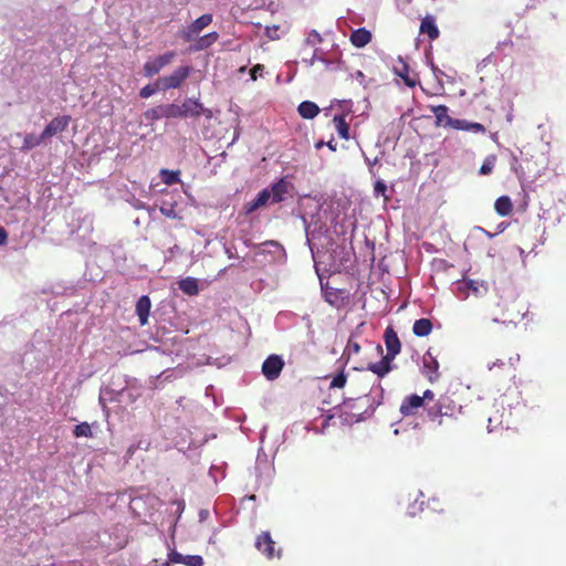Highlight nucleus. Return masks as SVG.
Here are the masks:
<instances>
[{
	"label": "nucleus",
	"mask_w": 566,
	"mask_h": 566,
	"mask_svg": "<svg viewBox=\"0 0 566 566\" xmlns=\"http://www.w3.org/2000/svg\"><path fill=\"white\" fill-rule=\"evenodd\" d=\"M400 65H401L400 67H398V66L395 67L396 74L403 80V82L407 86L415 87L418 82L417 76L415 74H412L408 64L406 62H403L402 60H400Z\"/></svg>",
	"instance_id": "nucleus-19"
},
{
	"label": "nucleus",
	"mask_w": 566,
	"mask_h": 566,
	"mask_svg": "<svg viewBox=\"0 0 566 566\" xmlns=\"http://www.w3.org/2000/svg\"><path fill=\"white\" fill-rule=\"evenodd\" d=\"M289 187L290 184L284 178H281L277 182L273 184L271 189H269L272 197V203L282 202L289 192Z\"/></svg>",
	"instance_id": "nucleus-16"
},
{
	"label": "nucleus",
	"mask_w": 566,
	"mask_h": 566,
	"mask_svg": "<svg viewBox=\"0 0 566 566\" xmlns=\"http://www.w3.org/2000/svg\"><path fill=\"white\" fill-rule=\"evenodd\" d=\"M494 209L501 217L510 216L513 211V203L509 196H501L495 200Z\"/></svg>",
	"instance_id": "nucleus-20"
},
{
	"label": "nucleus",
	"mask_w": 566,
	"mask_h": 566,
	"mask_svg": "<svg viewBox=\"0 0 566 566\" xmlns=\"http://www.w3.org/2000/svg\"><path fill=\"white\" fill-rule=\"evenodd\" d=\"M255 547L269 559L274 557L281 558L282 556V549H275V542L272 539L270 532H262L258 535Z\"/></svg>",
	"instance_id": "nucleus-7"
},
{
	"label": "nucleus",
	"mask_w": 566,
	"mask_h": 566,
	"mask_svg": "<svg viewBox=\"0 0 566 566\" xmlns=\"http://www.w3.org/2000/svg\"><path fill=\"white\" fill-rule=\"evenodd\" d=\"M176 57L175 51H167L164 54L147 61L144 64V74L147 77H153L158 74L165 66L169 65Z\"/></svg>",
	"instance_id": "nucleus-6"
},
{
	"label": "nucleus",
	"mask_w": 566,
	"mask_h": 566,
	"mask_svg": "<svg viewBox=\"0 0 566 566\" xmlns=\"http://www.w3.org/2000/svg\"><path fill=\"white\" fill-rule=\"evenodd\" d=\"M484 232L486 233V235H488V237H490V238H492V237H493V234H492V233H490V232H488V231H484Z\"/></svg>",
	"instance_id": "nucleus-48"
},
{
	"label": "nucleus",
	"mask_w": 566,
	"mask_h": 566,
	"mask_svg": "<svg viewBox=\"0 0 566 566\" xmlns=\"http://www.w3.org/2000/svg\"><path fill=\"white\" fill-rule=\"evenodd\" d=\"M8 240V233L3 227H0V245H3L7 243Z\"/></svg>",
	"instance_id": "nucleus-42"
},
{
	"label": "nucleus",
	"mask_w": 566,
	"mask_h": 566,
	"mask_svg": "<svg viewBox=\"0 0 566 566\" xmlns=\"http://www.w3.org/2000/svg\"><path fill=\"white\" fill-rule=\"evenodd\" d=\"M201 115L211 118L212 112L209 108H205L198 99L193 98H186L181 105L161 104L145 112V118L151 122L161 118H197Z\"/></svg>",
	"instance_id": "nucleus-1"
},
{
	"label": "nucleus",
	"mask_w": 566,
	"mask_h": 566,
	"mask_svg": "<svg viewBox=\"0 0 566 566\" xmlns=\"http://www.w3.org/2000/svg\"><path fill=\"white\" fill-rule=\"evenodd\" d=\"M323 146L328 147L332 151L336 150V144H334L333 140H329L327 143H324L323 140H318L315 143V148L321 149Z\"/></svg>",
	"instance_id": "nucleus-40"
},
{
	"label": "nucleus",
	"mask_w": 566,
	"mask_h": 566,
	"mask_svg": "<svg viewBox=\"0 0 566 566\" xmlns=\"http://www.w3.org/2000/svg\"><path fill=\"white\" fill-rule=\"evenodd\" d=\"M179 289L189 296H193L199 293L197 279L190 276L179 281Z\"/></svg>",
	"instance_id": "nucleus-26"
},
{
	"label": "nucleus",
	"mask_w": 566,
	"mask_h": 566,
	"mask_svg": "<svg viewBox=\"0 0 566 566\" xmlns=\"http://www.w3.org/2000/svg\"><path fill=\"white\" fill-rule=\"evenodd\" d=\"M151 302L147 295H143L136 303V314L138 316L142 326L148 323V316L150 313Z\"/></svg>",
	"instance_id": "nucleus-15"
},
{
	"label": "nucleus",
	"mask_w": 566,
	"mask_h": 566,
	"mask_svg": "<svg viewBox=\"0 0 566 566\" xmlns=\"http://www.w3.org/2000/svg\"><path fill=\"white\" fill-rule=\"evenodd\" d=\"M357 77H364V73L361 71L357 72Z\"/></svg>",
	"instance_id": "nucleus-46"
},
{
	"label": "nucleus",
	"mask_w": 566,
	"mask_h": 566,
	"mask_svg": "<svg viewBox=\"0 0 566 566\" xmlns=\"http://www.w3.org/2000/svg\"><path fill=\"white\" fill-rule=\"evenodd\" d=\"M431 112L434 114L438 124H441L443 120H446V124L452 127V123L455 119H452L450 116H448V107L446 105L431 106Z\"/></svg>",
	"instance_id": "nucleus-27"
},
{
	"label": "nucleus",
	"mask_w": 566,
	"mask_h": 566,
	"mask_svg": "<svg viewBox=\"0 0 566 566\" xmlns=\"http://www.w3.org/2000/svg\"><path fill=\"white\" fill-rule=\"evenodd\" d=\"M384 340L387 350L386 355L395 358L401 350V343L392 326H388L385 329Z\"/></svg>",
	"instance_id": "nucleus-11"
},
{
	"label": "nucleus",
	"mask_w": 566,
	"mask_h": 566,
	"mask_svg": "<svg viewBox=\"0 0 566 566\" xmlns=\"http://www.w3.org/2000/svg\"><path fill=\"white\" fill-rule=\"evenodd\" d=\"M45 139L42 138V134L36 137L33 134L25 135L23 139V144L21 146L22 151H28L36 146H39L41 143H43Z\"/></svg>",
	"instance_id": "nucleus-28"
},
{
	"label": "nucleus",
	"mask_w": 566,
	"mask_h": 566,
	"mask_svg": "<svg viewBox=\"0 0 566 566\" xmlns=\"http://www.w3.org/2000/svg\"><path fill=\"white\" fill-rule=\"evenodd\" d=\"M374 191L377 196H382L385 197L386 199L387 196H386V192H387V185L382 181V180H377L375 182V186H374Z\"/></svg>",
	"instance_id": "nucleus-36"
},
{
	"label": "nucleus",
	"mask_w": 566,
	"mask_h": 566,
	"mask_svg": "<svg viewBox=\"0 0 566 566\" xmlns=\"http://www.w3.org/2000/svg\"><path fill=\"white\" fill-rule=\"evenodd\" d=\"M159 211L161 214H164L165 217L167 218H170V219H181V217L177 213L176 209H175V203H171V205H163L160 208H159Z\"/></svg>",
	"instance_id": "nucleus-33"
},
{
	"label": "nucleus",
	"mask_w": 566,
	"mask_h": 566,
	"mask_svg": "<svg viewBox=\"0 0 566 566\" xmlns=\"http://www.w3.org/2000/svg\"><path fill=\"white\" fill-rule=\"evenodd\" d=\"M163 174L167 177L164 179L167 185L176 184L178 179V171L163 170Z\"/></svg>",
	"instance_id": "nucleus-37"
},
{
	"label": "nucleus",
	"mask_w": 566,
	"mask_h": 566,
	"mask_svg": "<svg viewBox=\"0 0 566 566\" xmlns=\"http://www.w3.org/2000/svg\"><path fill=\"white\" fill-rule=\"evenodd\" d=\"M71 122V116L63 115L54 117L42 132V138L48 139L59 133L64 132Z\"/></svg>",
	"instance_id": "nucleus-10"
},
{
	"label": "nucleus",
	"mask_w": 566,
	"mask_h": 566,
	"mask_svg": "<svg viewBox=\"0 0 566 566\" xmlns=\"http://www.w3.org/2000/svg\"><path fill=\"white\" fill-rule=\"evenodd\" d=\"M136 449H137V447L132 446V447L128 448L127 453L129 455H133Z\"/></svg>",
	"instance_id": "nucleus-44"
},
{
	"label": "nucleus",
	"mask_w": 566,
	"mask_h": 566,
	"mask_svg": "<svg viewBox=\"0 0 566 566\" xmlns=\"http://www.w3.org/2000/svg\"><path fill=\"white\" fill-rule=\"evenodd\" d=\"M322 36L321 34L316 31V30H312L308 35H307V43L312 44V45H315L317 43H321L322 42Z\"/></svg>",
	"instance_id": "nucleus-38"
},
{
	"label": "nucleus",
	"mask_w": 566,
	"mask_h": 566,
	"mask_svg": "<svg viewBox=\"0 0 566 566\" xmlns=\"http://www.w3.org/2000/svg\"><path fill=\"white\" fill-rule=\"evenodd\" d=\"M298 114L305 119H312L319 113V107L311 101L302 102L297 107Z\"/></svg>",
	"instance_id": "nucleus-21"
},
{
	"label": "nucleus",
	"mask_w": 566,
	"mask_h": 566,
	"mask_svg": "<svg viewBox=\"0 0 566 566\" xmlns=\"http://www.w3.org/2000/svg\"><path fill=\"white\" fill-rule=\"evenodd\" d=\"M526 161H527V170H528L530 172H532V169H531V167L528 166L530 161H528V160H526Z\"/></svg>",
	"instance_id": "nucleus-47"
},
{
	"label": "nucleus",
	"mask_w": 566,
	"mask_h": 566,
	"mask_svg": "<svg viewBox=\"0 0 566 566\" xmlns=\"http://www.w3.org/2000/svg\"><path fill=\"white\" fill-rule=\"evenodd\" d=\"M348 349L352 350L353 353L357 354L360 350V346L356 342H354V343L349 342L348 343Z\"/></svg>",
	"instance_id": "nucleus-43"
},
{
	"label": "nucleus",
	"mask_w": 566,
	"mask_h": 566,
	"mask_svg": "<svg viewBox=\"0 0 566 566\" xmlns=\"http://www.w3.org/2000/svg\"><path fill=\"white\" fill-rule=\"evenodd\" d=\"M334 416H335V415L328 416V417H327V419H326V421H327V420H329V419H332Z\"/></svg>",
	"instance_id": "nucleus-49"
},
{
	"label": "nucleus",
	"mask_w": 566,
	"mask_h": 566,
	"mask_svg": "<svg viewBox=\"0 0 566 566\" xmlns=\"http://www.w3.org/2000/svg\"><path fill=\"white\" fill-rule=\"evenodd\" d=\"M452 127L460 130H471L474 133L484 134L486 128L480 123H471L464 119H455L452 123Z\"/></svg>",
	"instance_id": "nucleus-23"
},
{
	"label": "nucleus",
	"mask_w": 566,
	"mask_h": 566,
	"mask_svg": "<svg viewBox=\"0 0 566 566\" xmlns=\"http://www.w3.org/2000/svg\"><path fill=\"white\" fill-rule=\"evenodd\" d=\"M284 361L279 355H270L262 365V374L268 380H275L281 375Z\"/></svg>",
	"instance_id": "nucleus-9"
},
{
	"label": "nucleus",
	"mask_w": 566,
	"mask_h": 566,
	"mask_svg": "<svg viewBox=\"0 0 566 566\" xmlns=\"http://www.w3.org/2000/svg\"><path fill=\"white\" fill-rule=\"evenodd\" d=\"M73 434L76 438L85 437L91 438L93 437L92 428L87 422H82L73 429Z\"/></svg>",
	"instance_id": "nucleus-31"
},
{
	"label": "nucleus",
	"mask_w": 566,
	"mask_h": 566,
	"mask_svg": "<svg viewBox=\"0 0 566 566\" xmlns=\"http://www.w3.org/2000/svg\"><path fill=\"white\" fill-rule=\"evenodd\" d=\"M346 382L347 375L344 373V370H342L332 377L329 389H343L346 386Z\"/></svg>",
	"instance_id": "nucleus-30"
},
{
	"label": "nucleus",
	"mask_w": 566,
	"mask_h": 566,
	"mask_svg": "<svg viewBox=\"0 0 566 566\" xmlns=\"http://www.w3.org/2000/svg\"><path fill=\"white\" fill-rule=\"evenodd\" d=\"M422 398V403L424 405L426 401H433L434 400V392L430 389H427L423 391V395L420 396Z\"/></svg>",
	"instance_id": "nucleus-41"
},
{
	"label": "nucleus",
	"mask_w": 566,
	"mask_h": 566,
	"mask_svg": "<svg viewBox=\"0 0 566 566\" xmlns=\"http://www.w3.org/2000/svg\"><path fill=\"white\" fill-rule=\"evenodd\" d=\"M422 407V398L418 395H410L403 398L399 411L403 417L415 416Z\"/></svg>",
	"instance_id": "nucleus-12"
},
{
	"label": "nucleus",
	"mask_w": 566,
	"mask_h": 566,
	"mask_svg": "<svg viewBox=\"0 0 566 566\" xmlns=\"http://www.w3.org/2000/svg\"><path fill=\"white\" fill-rule=\"evenodd\" d=\"M419 32L421 34H427L430 41H434L439 38L440 31L436 23V18L433 15H426L422 18Z\"/></svg>",
	"instance_id": "nucleus-13"
},
{
	"label": "nucleus",
	"mask_w": 566,
	"mask_h": 566,
	"mask_svg": "<svg viewBox=\"0 0 566 566\" xmlns=\"http://www.w3.org/2000/svg\"><path fill=\"white\" fill-rule=\"evenodd\" d=\"M461 410L462 406L452 396L444 394L427 408V417L434 424L442 426L444 418H455Z\"/></svg>",
	"instance_id": "nucleus-3"
},
{
	"label": "nucleus",
	"mask_w": 566,
	"mask_h": 566,
	"mask_svg": "<svg viewBox=\"0 0 566 566\" xmlns=\"http://www.w3.org/2000/svg\"><path fill=\"white\" fill-rule=\"evenodd\" d=\"M185 555L176 552V551H171L169 554H168V560L169 564L170 563H174V564H184L185 563Z\"/></svg>",
	"instance_id": "nucleus-35"
},
{
	"label": "nucleus",
	"mask_w": 566,
	"mask_h": 566,
	"mask_svg": "<svg viewBox=\"0 0 566 566\" xmlns=\"http://www.w3.org/2000/svg\"><path fill=\"white\" fill-rule=\"evenodd\" d=\"M412 332L418 337L428 336L432 332V323L428 318H420L413 323Z\"/></svg>",
	"instance_id": "nucleus-24"
},
{
	"label": "nucleus",
	"mask_w": 566,
	"mask_h": 566,
	"mask_svg": "<svg viewBox=\"0 0 566 566\" xmlns=\"http://www.w3.org/2000/svg\"><path fill=\"white\" fill-rule=\"evenodd\" d=\"M264 71V66L262 64H256L251 69L250 75L253 81L258 78L259 75H262Z\"/></svg>",
	"instance_id": "nucleus-39"
},
{
	"label": "nucleus",
	"mask_w": 566,
	"mask_h": 566,
	"mask_svg": "<svg viewBox=\"0 0 566 566\" xmlns=\"http://www.w3.org/2000/svg\"><path fill=\"white\" fill-rule=\"evenodd\" d=\"M371 33L365 28H359L352 32L350 42L354 46L360 49L366 46L371 41Z\"/></svg>",
	"instance_id": "nucleus-18"
},
{
	"label": "nucleus",
	"mask_w": 566,
	"mask_h": 566,
	"mask_svg": "<svg viewBox=\"0 0 566 566\" xmlns=\"http://www.w3.org/2000/svg\"><path fill=\"white\" fill-rule=\"evenodd\" d=\"M439 367L437 356L433 355L432 349L429 348L422 356L421 373L431 384L440 378Z\"/></svg>",
	"instance_id": "nucleus-8"
},
{
	"label": "nucleus",
	"mask_w": 566,
	"mask_h": 566,
	"mask_svg": "<svg viewBox=\"0 0 566 566\" xmlns=\"http://www.w3.org/2000/svg\"><path fill=\"white\" fill-rule=\"evenodd\" d=\"M496 160H497V157L494 154H491V155L486 156L485 159L483 160L481 167H480V171L479 172L481 175H490L493 171V169H494Z\"/></svg>",
	"instance_id": "nucleus-29"
},
{
	"label": "nucleus",
	"mask_w": 566,
	"mask_h": 566,
	"mask_svg": "<svg viewBox=\"0 0 566 566\" xmlns=\"http://www.w3.org/2000/svg\"><path fill=\"white\" fill-rule=\"evenodd\" d=\"M191 72V66L182 65L175 69L171 74L159 77V85L161 91L179 88L182 83L190 76Z\"/></svg>",
	"instance_id": "nucleus-4"
},
{
	"label": "nucleus",
	"mask_w": 566,
	"mask_h": 566,
	"mask_svg": "<svg viewBox=\"0 0 566 566\" xmlns=\"http://www.w3.org/2000/svg\"><path fill=\"white\" fill-rule=\"evenodd\" d=\"M218 39H219V34L217 32H210L202 36H198L195 40L196 44L193 45L192 49L195 51L206 50V49L210 48L213 43H216Z\"/></svg>",
	"instance_id": "nucleus-22"
},
{
	"label": "nucleus",
	"mask_w": 566,
	"mask_h": 566,
	"mask_svg": "<svg viewBox=\"0 0 566 566\" xmlns=\"http://www.w3.org/2000/svg\"><path fill=\"white\" fill-rule=\"evenodd\" d=\"M395 358H391L387 355H385L381 360L377 363H371L368 365V370L373 371L375 375H377L379 378L385 377L389 371L392 370Z\"/></svg>",
	"instance_id": "nucleus-14"
},
{
	"label": "nucleus",
	"mask_w": 566,
	"mask_h": 566,
	"mask_svg": "<svg viewBox=\"0 0 566 566\" xmlns=\"http://www.w3.org/2000/svg\"><path fill=\"white\" fill-rule=\"evenodd\" d=\"M272 200V197H271V192L269 189H263L261 190L256 198L253 199L252 201H249L247 205H245V212L247 213H252L253 211L258 210L259 208L265 206L269 200Z\"/></svg>",
	"instance_id": "nucleus-17"
},
{
	"label": "nucleus",
	"mask_w": 566,
	"mask_h": 566,
	"mask_svg": "<svg viewBox=\"0 0 566 566\" xmlns=\"http://www.w3.org/2000/svg\"><path fill=\"white\" fill-rule=\"evenodd\" d=\"M333 123L338 136L345 140L349 139V125L345 119V115H335Z\"/></svg>",
	"instance_id": "nucleus-25"
},
{
	"label": "nucleus",
	"mask_w": 566,
	"mask_h": 566,
	"mask_svg": "<svg viewBox=\"0 0 566 566\" xmlns=\"http://www.w3.org/2000/svg\"><path fill=\"white\" fill-rule=\"evenodd\" d=\"M203 558L200 555H186L184 565L186 566H203Z\"/></svg>",
	"instance_id": "nucleus-34"
},
{
	"label": "nucleus",
	"mask_w": 566,
	"mask_h": 566,
	"mask_svg": "<svg viewBox=\"0 0 566 566\" xmlns=\"http://www.w3.org/2000/svg\"><path fill=\"white\" fill-rule=\"evenodd\" d=\"M213 17L211 13H206L196 19L192 23H190L187 28L179 31V36L184 42L195 41L201 31L211 24Z\"/></svg>",
	"instance_id": "nucleus-5"
},
{
	"label": "nucleus",
	"mask_w": 566,
	"mask_h": 566,
	"mask_svg": "<svg viewBox=\"0 0 566 566\" xmlns=\"http://www.w3.org/2000/svg\"><path fill=\"white\" fill-rule=\"evenodd\" d=\"M335 410L343 424L352 426L374 413L375 399L368 394L356 398L348 397Z\"/></svg>",
	"instance_id": "nucleus-2"
},
{
	"label": "nucleus",
	"mask_w": 566,
	"mask_h": 566,
	"mask_svg": "<svg viewBox=\"0 0 566 566\" xmlns=\"http://www.w3.org/2000/svg\"><path fill=\"white\" fill-rule=\"evenodd\" d=\"M158 91H161L160 85H159V78L156 81V83L147 84L146 86H144L139 92V95L143 98H148Z\"/></svg>",
	"instance_id": "nucleus-32"
},
{
	"label": "nucleus",
	"mask_w": 566,
	"mask_h": 566,
	"mask_svg": "<svg viewBox=\"0 0 566 566\" xmlns=\"http://www.w3.org/2000/svg\"><path fill=\"white\" fill-rule=\"evenodd\" d=\"M533 172H534V174H533V175H534V177H535V176H537V175H539V174H541V168H536V169H534V171H533Z\"/></svg>",
	"instance_id": "nucleus-45"
}]
</instances>
